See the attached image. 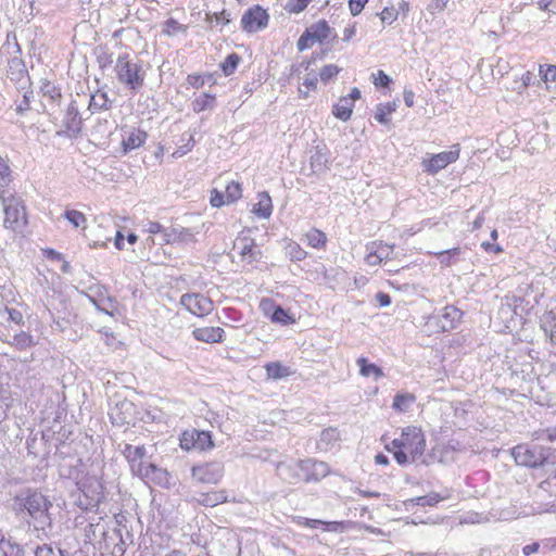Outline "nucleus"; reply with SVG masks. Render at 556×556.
<instances>
[{
  "label": "nucleus",
  "instance_id": "f257e3e1",
  "mask_svg": "<svg viewBox=\"0 0 556 556\" xmlns=\"http://www.w3.org/2000/svg\"><path fill=\"white\" fill-rule=\"evenodd\" d=\"M52 503L40 491L31 488L20 490L13 497V509L17 516H28L37 530L52 526L49 509Z\"/></svg>",
  "mask_w": 556,
  "mask_h": 556
},
{
  "label": "nucleus",
  "instance_id": "f03ea898",
  "mask_svg": "<svg viewBox=\"0 0 556 556\" xmlns=\"http://www.w3.org/2000/svg\"><path fill=\"white\" fill-rule=\"evenodd\" d=\"M0 200L4 211L3 226L14 232H21L27 225V214L23 200L16 197H4L0 190Z\"/></svg>",
  "mask_w": 556,
  "mask_h": 556
},
{
  "label": "nucleus",
  "instance_id": "7ed1b4c3",
  "mask_svg": "<svg viewBox=\"0 0 556 556\" xmlns=\"http://www.w3.org/2000/svg\"><path fill=\"white\" fill-rule=\"evenodd\" d=\"M115 71L118 81L129 89L138 91L143 86L144 72L140 64L128 59V54H122L117 58Z\"/></svg>",
  "mask_w": 556,
  "mask_h": 556
},
{
  "label": "nucleus",
  "instance_id": "20e7f679",
  "mask_svg": "<svg viewBox=\"0 0 556 556\" xmlns=\"http://www.w3.org/2000/svg\"><path fill=\"white\" fill-rule=\"evenodd\" d=\"M402 448L407 451L415 462L420 457L426 448V440L420 429L416 427H406L401 434Z\"/></svg>",
  "mask_w": 556,
  "mask_h": 556
},
{
  "label": "nucleus",
  "instance_id": "39448f33",
  "mask_svg": "<svg viewBox=\"0 0 556 556\" xmlns=\"http://www.w3.org/2000/svg\"><path fill=\"white\" fill-rule=\"evenodd\" d=\"M463 313L453 305H447L433 314L428 325L438 328L440 331H450L460 321Z\"/></svg>",
  "mask_w": 556,
  "mask_h": 556
},
{
  "label": "nucleus",
  "instance_id": "423d86ee",
  "mask_svg": "<svg viewBox=\"0 0 556 556\" xmlns=\"http://www.w3.org/2000/svg\"><path fill=\"white\" fill-rule=\"evenodd\" d=\"M180 303L191 314L199 317L208 315L214 308L213 301L200 293L182 294L180 298Z\"/></svg>",
  "mask_w": 556,
  "mask_h": 556
},
{
  "label": "nucleus",
  "instance_id": "0eeeda50",
  "mask_svg": "<svg viewBox=\"0 0 556 556\" xmlns=\"http://www.w3.org/2000/svg\"><path fill=\"white\" fill-rule=\"evenodd\" d=\"M269 15L266 10L260 5L250 8L241 18L242 29L248 33H256L267 27Z\"/></svg>",
  "mask_w": 556,
  "mask_h": 556
},
{
  "label": "nucleus",
  "instance_id": "6e6552de",
  "mask_svg": "<svg viewBox=\"0 0 556 556\" xmlns=\"http://www.w3.org/2000/svg\"><path fill=\"white\" fill-rule=\"evenodd\" d=\"M79 490L85 494V502H83L85 510L97 508L104 497L103 486L94 477L86 479Z\"/></svg>",
  "mask_w": 556,
  "mask_h": 556
},
{
  "label": "nucleus",
  "instance_id": "1a4fd4ad",
  "mask_svg": "<svg viewBox=\"0 0 556 556\" xmlns=\"http://www.w3.org/2000/svg\"><path fill=\"white\" fill-rule=\"evenodd\" d=\"M459 144H454L450 151L432 155L428 161H424L425 170L430 174H437L448 164L456 162L459 157Z\"/></svg>",
  "mask_w": 556,
  "mask_h": 556
},
{
  "label": "nucleus",
  "instance_id": "9d476101",
  "mask_svg": "<svg viewBox=\"0 0 556 556\" xmlns=\"http://www.w3.org/2000/svg\"><path fill=\"white\" fill-rule=\"evenodd\" d=\"M277 476L283 481L295 484L300 481H304V465L303 460L286 463L280 462L276 466Z\"/></svg>",
  "mask_w": 556,
  "mask_h": 556
},
{
  "label": "nucleus",
  "instance_id": "9b49d317",
  "mask_svg": "<svg viewBox=\"0 0 556 556\" xmlns=\"http://www.w3.org/2000/svg\"><path fill=\"white\" fill-rule=\"evenodd\" d=\"M223 477V466L219 463H210L192 468V478L201 483H217Z\"/></svg>",
  "mask_w": 556,
  "mask_h": 556
},
{
  "label": "nucleus",
  "instance_id": "f8f14e48",
  "mask_svg": "<svg viewBox=\"0 0 556 556\" xmlns=\"http://www.w3.org/2000/svg\"><path fill=\"white\" fill-rule=\"evenodd\" d=\"M64 132L67 137H77L83 127V118L79 114L78 106L75 101H72L67 106L65 116L63 118Z\"/></svg>",
  "mask_w": 556,
  "mask_h": 556
},
{
  "label": "nucleus",
  "instance_id": "ddd939ff",
  "mask_svg": "<svg viewBox=\"0 0 556 556\" xmlns=\"http://www.w3.org/2000/svg\"><path fill=\"white\" fill-rule=\"evenodd\" d=\"M304 481H318L328 476L330 468L327 463L307 458L303 460Z\"/></svg>",
  "mask_w": 556,
  "mask_h": 556
},
{
  "label": "nucleus",
  "instance_id": "4468645a",
  "mask_svg": "<svg viewBox=\"0 0 556 556\" xmlns=\"http://www.w3.org/2000/svg\"><path fill=\"white\" fill-rule=\"evenodd\" d=\"M548 457V453L539 445H531L523 453V466L538 467L543 465Z\"/></svg>",
  "mask_w": 556,
  "mask_h": 556
},
{
  "label": "nucleus",
  "instance_id": "2eb2a0df",
  "mask_svg": "<svg viewBox=\"0 0 556 556\" xmlns=\"http://www.w3.org/2000/svg\"><path fill=\"white\" fill-rule=\"evenodd\" d=\"M147 139L146 131L137 128H131L123 136L122 146L124 152L127 153L142 146Z\"/></svg>",
  "mask_w": 556,
  "mask_h": 556
},
{
  "label": "nucleus",
  "instance_id": "dca6fc26",
  "mask_svg": "<svg viewBox=\"0 0 556 556\" xmlns=\"http://www.w3.org/2000/svg\"><path fill=\"white\" fill-rule=\"evenodd\" d=\"M192 333L198 341L216 343L223 340L224 329L220 327H203L194 329Z\"/></svg>",
  "mask_w": 556,
  "mask_h": 556
},
{
  "label": "nucleus",
  "instance_id": "f3484780",
  "mask_svg": "<svg viewBox=\"0 0 556 556\" xmlns=\"http://www.w3.org/2000/svg\"><path fill=\"white\" fill-rule=\"evenodd\" d=\"M357 365L362 377L365 379L379 380L384 378L382 369L372 363H368L365 357H359L357 359Z\"/></svg>",
  "mask_w": 556,
  "mask_h": 556
},
{
  "label": "nucleus",
  "instance_id": "a211bd4d",
  "mask_svg": "<svg viewBox=\"0 0 556 556\" xmlns=\"http://www.w3.org/2000/svg\"><path fill=\"white\" fill-rule=\"evenodd\" d=\"M252 212L260 218H269L273 212L271 199L267 192L258 194V201L254 204Z\"/></svg>",
  "mask_w": 556,
  "mask_h": 556
},
{
  "label": "nucleus",
  "instance_id": "6ab92c4d",
  "mask_svg": "<svg viewBox=\"0 0 556 556\" xmlns=\"http://www.w3.org/2000/svg\"><path fill=\"white\" fill-rule=\"evenodd\" d=\"M313 41L323 42L331 35V28L325 20H320L306 29Z\"/></svg>",
  "mask_w": 556,
  "mask_h": 556
},
{
  "label": "nucleus",
  "instance_id": "aec40b11",
  "mask_svg": "<svg viewBox=\"0 0 556 556\" xmlns=\"http://www.w3.org/2000/svg\"><path fill=\"white\" fill-rule=\"evenodd\" d=\"M195 500L200 505L214 507L218 504L225 503L227 501V494L226 491H212L207 493H200Z\"/></svg>",
  "mask_w": 556,
  "mask_h": 556
},
{
  "label": "nucleus",
  "instance_id": "412c9836",
  "mask_svg": "<svg viewBox=\"0 0 556 556\" xmlns=\"http://www.w3.org/2000/svg\"><path fill=\"white\" fill-rule=\"evenodd\" d=\"M239 248V254L241 255L242 260L247 263H253L261 258V251L256 248L253 241L242 240L240 242Z\"/></svg>",
  "mask_w": 556,
  "mask_h": 556
},
{
  "label": "nucleus",
  "instance_id": "4be33fe9",
  "mask_svg": "<svg viewBox=\"0 0 556 556\" xmlns=\"http://www.w3.org/2000/svg\"><path fill=\"white\" fill-rule=\"evenodd\" d=\"M267 376L270 379L278 380L285 379L292 376L293 371L291 367L281 364L280 362H274L266 365Z\"/></svg>",
  "mask_w": 556,
  "mask_h": 556
},
{
  "label": "nucleus",
  "instance_id": "5701e85b",
  "mask_svg": "<svg viewBox=\"0 0 556 556\" xmlns=\"http://www.w3.org/2000/svg\"><path fill=\"white\" fill-rule=\"evenodd\" d=\"M353 105L351 99L342 97L338 103L333 105L332 113L337 118L346 122L351 117Z\"/></svg>",
  "mask_w": 556,
  "mask_h": 556
},
{
  "label": "nucleus",
  "instance_id": "b1692460",
  "mask_svg": "<svg viewBox=\"0 0 556 556\" xmlns=\"http://www.w3.org/2000/svg\"><path fill=\"white\" fill-rule=\"evenodd\" d=\"M111 108V101L109 100L108 93L101 90H98L93 93L89 101V111L91 113L100 110H109Z\"/></svg>",
  "mask_w": 556,
  "mask_h": 556
},
{
  "label": "nucleus",
  "instance_id": "393cba45",
  "mask_svg": "<svg viewBox=\"0 0 556 556\" xmlns=\"http://www.w3.org/2000/svg\"><path fill=\"white\" fill-rule=\"evenodd\" d=\"M0 556H26L22 545L7 539H0Z\"/></svg>",
  "mask_w": 556,
  "mask_h": 556
},
{
  "label": "nucleus",
  "instance_id": "a878e982",
  "mask_svg": "<svg viewBox=\"0 0 556 556\" xmlns=\"http://www.w3.org/2000/svg\"><path fill=\"white\" fill-rule=\"evenodd\" d=\"M311 168L313 173L320 174L327 170L328 168V157L327 154L320 150L317 149L315 153L311 156Z\"/></svg>",
  "mask_w": 556,
  "mask_h": 556
},
{
  "label": "nucleus",
  "instance_id": "bb28decb",
  "mask_svg": "<svg viewBox=\"0 0 556 556\" xmlns=\"http://www.w3.org/2000/svg\"><path fill=\"white\" fill-rule=\"evenodd\" d=\"M215 102L216 99L214 94L203 93L192 101V109L195 113H200L205 110H213Z\"/></svg>",
  "mask_w": 556,
  "mask_h": 556
},
{
  "label": "nucleus",
  "instance_id": "cd10ccee",
  "mask_svg": "<svg viewBox=\"0 0 556 556\" xmlns=\"http://www.w3.org/2000/svg\"><path fill=\"white\" fill-rule=\"evenodd\" d=\"M396 108L397 104L395 101L378 104L375 113L376 121L382 125H388L390 123L388 115L393 113Z\"/></svg>",
  "mask_w": 556,
  "mask_h": 556
},
{
  "label": "nucleus",
  "instance_id": "c85d7f7f",
  "mask_svg": "<svg viewBox=\"0 0 556 556\" xmlns=\"http://www.w3.org/2000/svg\"><path fill=\"white\" fill-rule=\"evenodd\" d=\"M9 343L21 351L36 345L34 337L25 331L15 334Z\"/></svg>",
  "mask_w": 556,
  "mask_h": 556
},
{
  "label": "nucleus",
  "instance_id": "c756f323",
  "mask_svg": "<svg viewBox=\"0 0 556 556\" xmlns=\"http://www.w3.org/2000/svg\"><path fill=\"white\" fill-rule=\"evenodd\" d=\"M262 305L263 306L269 305L273 308V314L270 315L271 321L278 323L281 325H288L290 323H293V319L281 306H275L270 302H263Z\"/></svg>",
  "mask_w": 556,
  "mask_h": 556
},
{
  "label": "nucleus",
  "instance_id": "7c9ffc66",
  "mask_svg": "<svg viewBox=\"0 0 556 556\" xmlns=\"http://www.w3.org/2000/svg\"><path fill=\"white\" fill-rule=\"evenodd\" d=\"M305 239H306L307 244L314 249H321L325 247V244L327 242L326 235L321 230H318L315 228L311 229L305 235Z\"/></svg>",
  "mask_w": 556,
  "mask_h": 556
},
{
  "label": "nucleus",
  "instance_id": "2f4dec72",
  "mask_svg": "<svg viewBox=\"0 0 556 556\" xmlns=\"http://www.w3.org/2000/svg\"><path fill=\"white\" fill-rule=\"evenodd\" d=\"M415 402V395L410 393H399L394 396L392 407L397 412H407Z\"/></svg>",
  "mask_w": 556,
  "mask_h": 556
},
{
  "label": "nucleus",
  "instance_id": "473e14b6",
  "mask_svg": "<svg viewBox=\"0 0 556 556\" xmlns=\"http://www.w3.org/2000/svg\"><path fill=\"white\" fill-rule=\"evenodd\" d=\"M131 470L134 473L140 476L141 478H150L151 475L157 470V468L152 463L139 460L137 464L131 466Z\"/></svg>",
  "mask_w": 556,
  "mask_h": 556
},
{
  "label": "nucleus",
  "instance_id": "72a5a7b5",
  "mask_svg": "<svg viewBox=\"0 0 556 556\" xmlns=\"http://www.w3.org/2000/svg\"><path fill=\"white\" fill-rule=\"evenodd\" d=\"M43 98L48 99L51 103H56L61 99L60 89L50 81H46L41 86Z\"/></svg>",
  "mask_w": 556,
  "mask_h": 556
},
{
  "label": "nucleus",
  "instance_id": "f704fd0d",
  "mask_svg": "<svg viewBox=\"0 0 556 556\" xmlns=\"http://www.w3.org/2000/svg\"><path fill=\"white\" fill-rule=\"evenodd\" d=\"M459 254H460L459 248H453V249H450L446 251H440V252L434 253V255L437 256L439 262L445 266H448L452 263H454Z\"/></svg>",
  "mask_w": 556,
  "mask_h": 556
},
{
  "label": "nucleus",
  "instance_id": "c9c22d12",
  "mask_svg": "<svg viewBox=\"0 0 556 556\" xmlns=\"http://www.w3.org/2000/svg\"><path fill=\"white\" fill-rule=\"evenodd\" d=\"M195 448L204 451L213 446L211 433L207 431L194 430Z\"/></svg>",
  "mask_w": 556,
  "mask_h": 556
},
{
  "label": "nucleus",
  "instance_id": "e433bc0d",
  "mask_svg": "<svg viewBox=\"0 0 556 556\" xmlns=\"http://www.w3.org/2000/svg\"><path fill=\"white\" fill-rule=\"evenodd\" d=\"M286 253L291 261H303L307 253L296 242H289L286 247Z\"/></svg>",
  "mask_w": 556,
  "mask_h": 556
},
{
  "label": "nucleus",
  "instance_id": "4c0bfd02",
  "mask_svg": "<svg viewBox=\"0 0 556 556\" xmlns=\"http://www.w3.org/2000/svg\"><path fill=\"white\" fill-rule=\"evenodd\" d=\"M240 60L241 59L237 53L229 54L220 64L224 74L226 76L233 74L240 63Z\"/></svg>",
  "mask_w": 556,
  "mask_h": 556
},
{
  "label": "nucleus",
  "instance_id": "58836bf2",
  "mask_svg": "<svg viewBox=\"0 0 556 556\" xmlns=\"http://www.w3.org/2000/svg\"><path fill=\"white\" fill-rule=\"evenodd\" d=\"M64 218H66L75 228L84 226L87 222V218L84 213L76 210H66L63 214Z\"/></svg>",
  "mask_w": 556,
  "mask_h": 556
},
{
  "label": "nucleus",
  "instance_id": "ea45409f",
  "mask_svg": "<svg viewBox=\"0 0 556 556\" xmlns=\"http://www.w3.org/2000/svg\"><path fill=\"white\" fill-rule=\"evenodd\" d=\"M225 197L227 199L228 203H232L237 200H239L242 197V189L240 184L236 181H230L226 186Z\"/></svg>",
  "mask_w": 556,
  "mask_h": 556
},
{
  "label": "nucleus",
  "instance_id": "a19ab883",
  "mask_svg": "<svg viewBox=\"0 0 556 556\" xmlns=\"http://www.w3.org/2000/svg\"><path fill=\"white\" fill-rule=\"evenodd\" d=\"M539 74L541 79L545 83H555L556 81V65L545 64L540 65Z\"/></svg>",
  "mask_w": 556,
  "mask_h": 556
},
{
  "label": "nucleus",
  "instance_id": "79ce46f5",
  "mask_svg": "<svg viewBox=\"0 0 556 556\" xmlns=\"http://www.w3.org/2000/svg\"><path fill=\"white\" fill-rule=\"evenodd\" d=\"M177 227H164L161 237L159 238V244H170L177 243Z\"/></svg>",
  "mask_w": 556,
  "mask_h": 556
},
{
  "label": "nucleus",
  "instance_id": "37998d69",
  "mask_svg": "<svg viewBox=\"0 0 556 556\" xmlns=\"http://www.w3.org/2000/svg\"><path fill=\"white\" fill-rule=\"evenodd\" d=\"M442 500H443V497L440 496V494H438L435 492H431L427 495L416 497L414 500V502L416 505H419V506H434Z\"/></svg>",
  "mask_w": 556,
  "mask_h": 556
},
{
  "label": "nucleus",
  "instance_id": "c03bdc74",
  "mask_svg": "<svg viewBox=\"0 0 556 556\" xmlns=\"http://www.w3.org/2000/svg\"><path fill=\"white\" fill-rule=\"evenodd\" d=\"M341 68L334 64L325 65L319 73L320 80L324 83H328L331 78L337 76L340 73Z\"/></svg>",
  "mask_w": 556,
  "mask_h": 556
},
{
  "label": "nucleus",
  "instance_id": "a18cd8bd",
  "mask_svg": "<svg viewBox=\"0 0 556 556\" xmlns=\"http://www.w3.org/2000/svg\"><path fill=\"white\" fill-rule=\"evenodd\" d=\"M312 0H289L285 9L290 13H301Z\"/></svg>",
  "mask_w": 556,
  "mask_h": 556
},
{
  "label": "nucleus",
  "instance_id": "49530a36",
  "mask_svg": "<svg viewBox=\"0 0 556 556\" xmlns=\"http://www.w3.org/2000/svg\"><path fill=\"white\" fill-rule=\"evenodd\" d=\"M545 331L548 333L551 341L556 344V315L549 314L546 317Z\"/></svg>",
  "mask_w": 556,
  "mask_h": 556
},
{
  "label": "nucleus",
  "instance_id": "de8ad7c7",
  "mask_svg": "<svg viewBox=\"0 0 556 556\" xmlns=\"http://www.w3.org/2000/svg\"><path fill=\"white\" fill-rule=\"evenodd\" d=\"M339 440V431L336 428H328L321 431L320 441L325 444H331Z\"/></svg>",
  "mask_w": 556,
  "mask_h": 556
},
{
  "label": "nucleus",
  "instance_id": "09e8293b",
  "mask_svg": "<svg viewBox=\"0 0 556 556\" xmlns=\"http://www.w3.org/2000/svg\"><path fill=\"white\" fill-rule=\"evenodd\" d=\"M180 446L186 451L195 448L194 430H192L191 432L185 431L182 433L180 438Z\"/></svg>",
  "mask_w": 556,
  "mask_h": 556
},
{
  "label": "nucleus",
  "instance_id": "8fccbe9b",
  "mask_svg": "<svg viewBox=\"0 0 556 556\" xmlns=\"http://www.w3.org/2000/svg\"><path fill=\"white\" fill-rule=\"evenodd\" d=\"M165 27H166L165 33L169 36L176 35L179 31L186 30V26H184L182 24H180L178 21H176L174 18L167 20L165 22Z\"/></svg>",
  "mask_w": 556,
  "mask_h": 556
},
{
  "label": "nucleus",
  "instance_id": "3c124183",
  "mask_svg": "<svg viewBox=\"0 0 556 556\" xmlns=\"http://www.w3.org/2000/svg\"><path fill=\"white\" fill-rule=\"evenodd\" d=\"M33 97V91H25L23 94L22 101L16 104V112L23 115L26 111L29 110L30 98Z\"/></svg>",
  "mask_w": 556,
  "mask_h": 556
},
{
  "label": "nucleus",
  "instance_id": "603ef678",
  "mask_svg": "<svg viewBox=\"0 0 556 556\" xmlns=\"http://www.w3.org/2000/svg\"><path fill=\"white\" fill-rule=\"evenodd\" d=\"M193 146H194V139H193L192 136H189V138L187 139V143L181 146V147H179L178 149H176L173 152V156L176 157V159L184 156L189 151H191Z\"/></svg>",
  "mask_w": 556,
  "mask_h": 556
},
{
  "label": "nucleus",
  "instance_id": "864d4df0",
  "mask_svg": "<svg viewBox=\"0 0 556 556\" xmlns=\"http://www.w3.org/2000/svg\"><path fill=\"white\" fill-rule=\"evenodd\" d=\"M10 167L5 161L0 156V188L4 187L9 182Z\"/></svg>",
  "mask_w": 556,
  "mask_h": 556
},
{
  "label": "nucleus",
  "instance_id": "5fc2aeb1",
  "mask_svg": "<svg viewBox=\"0 0 556 556\" xmlns=\"http://www.w3.org/2000/svg\"><path fill=\"white\" fill-rule=\"evenodd\" d=\"M399 12L393 8H384L380 13V18L383 23L392 24L397 18Z\"/></svg>",
  "mask_w": 556,
  "mask_h": 556
},
{
  "label": "nucleus",
  "instance_id": "6e6d98bb",
  "mask_svg": "<svg viewBox=\"0 0 556 556\" xmlns=\"http://www.w3.org/2000/svg\"><path fill=\"white\" fill-rule=\"evenodd\" d=\"M393 249V245L379 243L375 245L374 250L377 252L378 257H380L381 261L388 260L390 257V253Z\"/></svg>",
  "mask_w": 556,
  "mask_h": 556
},
{
  "label": "nucleus",
  "instance_id": "4d7b16f0",
  "mask_svg": "<svg viewBox=\"0 0 556 556\" xmlns=\"http://www.w3.org/2000/svg\"><path fill=\"white\" fill-rule=\"evenodd\" d=\"M100 530L101 531V534H104V528H101L100 529V525L97 523H89L86 528H85V539L86 541H91L92 539H94L97 536V531Z\"/></svg>",
  "mask_w": 556,
  "mask_h": 556
},
{
  "label": "nucleus",
  "instance_id": "13d9d810",
  "mask_svg": "<svg viewBox=\"0 0 556 556\" xmlns=\"http://www.w3.org/2000/svg\"><path fill=\"white\" fill-rule=\"evenodd\" d=\"M375 245H376V242H372L370 245L367 247V250L369 252H368V254L366 256V261L371 266L378 265V264H380L382 262L380 260V257H378L377 252L374 250Z\"/></svg>",
  "mask_w": 556,
  "mask_h": 556
},
{
  "label": "nucleus",
  "instance_id": "bf43d9fd",
  "mask_svg": "<svg viewBox=\"0 0 556 556\" xmlns=\"http://www.w3.org/2000/svg\"><path fill=\"white\" fill-rule=\"evenodd\" d=\"M372 77L376 86L387 87L391 81L390 77L383 71H378L376 74H372Z\"/></svg>",
  "mask_w": 556,
  "mask_h": 556
},
{
  "label": "nucleus",
  "instance_id": "052dcab7",
  "mask_svg": "<svg viewBox=\"0 0 556 556\" xmlns=\"http://www.w3.org/2000/svg\"><path fill=\"white\" fill-rule=\"evenodd\" d=\"M368 0H349V8L353 16L358 15Z\"/></svg>",
  "mask_w": 556,
  "mask_h": 556
},
{
  "label": "nucleus",
  "instance_id": "680f3d73",
  "mask_svg": "<svg viewBox=\"0 0 556 556\" xmlns=\"http://www.w3.org/2000/svg\"><path fill=\"white\" fill-rule=\"evenodd\" d=\"M177 235H178V238H177V242H191L193 241V233L191 232L190 229L188 228H178L177 227Z\"/></svg>",
  "mask_w": 556,
  "mask_h": 556
},
{
  "label": "nucleus",
  "instance_id": "e2e57ef3",
  "mask_svg": "<svg viewBox=\"0 0 556 556\" xmlns=\"http://www.w3.org/2000/svg\"><path fill=\"white\" fill-rule=\"evenodd\" d=\"M90 301L97 307L98 311L104 312L109 315H113V313L109 311V308L114 307V301L111 298H108L105 301H102V303H108V305L104 306H100V303L93 298H90Z\"/></svg>",
  "mask_w": 556,
  "mask_h": 556
},
{
  "label": "nucleus",
  "instance_id": "0e129e2a",
  "mask_svg": "<svg viewBox=\"0 0 556 556\" xmlns=\"http://www.w3.org/2000/svg\"><path fill=\"white\" fill-rule=\"evenodd\" d=\"M164 226H162L157 222H148L146 225V230L153 236H157V239L161 237Z\"/></svg>",
  "mask_w": 556,
  "mask_h": 556
},
{
  "label": "nucleus",
  "instance_id": "69168bd1",
  "mask_svg": "<svg viewBox=\"0 0 556 556\" xmlns=\"http://www.w3.org/2000/svg\"><path fill=\"white\" fill-rule=\"evenodd\" d=\"M9 64H10V68H11V70H16V71H17V73H18L22 77H24V76L26 75V73H27V72H26V70H25V65H24V63L22 62V60H21V59L14 58V59H12V60L10 61V63H9Z\"/></svg>",
  "mask_w": 556,
  "mask_h": 556
},
{
  "label": "nucleus",
  "instance_id": "338daca9",
  "mask_svg": "<svg viewBox=\"0 0 556 556\" xmlns=\"http://www.w3.org/2000/svg\"><path fill=\"white\" fill-rule=\"evenodd\" d=\"M407 451H405L404 448H399L396 451L393 452V456L395 458V460L397 462V464L400 465H406L407 462H408V455H407Z\"/></svg>",
  "mask_w": 556,
  "mask_h": 556
},
{
  "label": "nucleus",
  "instance_id": "774afa93",
  "mask_svg": "<svg viewBox=\"0 0 556 556\" xmlns=\"http://www.w3.org/2000/svg\"><path fill=\"white\" fill-rule=\"evenodd\" d=\"M210 202L212 204V206L214 207H219L222 206L225 201H224V194L218 192L217 190H214L212 192V195H211V199H210Z\"/></svg>",
  "mask_w": 556,
  "mask_h": 556
}]
</instances>
